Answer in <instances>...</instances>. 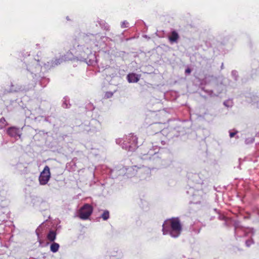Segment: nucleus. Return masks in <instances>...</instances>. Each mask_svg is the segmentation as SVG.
Returning a JSON list of instances; mask_svg holds the SVG:
<instances>
[{
	"instance_id": "13",
	"label": "nucleus",
	"mask_w": 259,
	"mask_h": 259,
	"mask_svg": "<svg viewBox=\"0 0 259 259\" xmlns=\"http://www.w3.org/2000/svg\"><path fill=\"white\" fill-rule=\"evenodd\" d=\"M128 23L126 21H124L121 23V27L122 28H127L128 27Z\"/></svg>"
},
{
	"instance_id": "8",
	"label": "nucleus",
	"mask_w": 259,
	"mask_h": 259,
	"mask_svg": "<svg viewBox=\"0 0 259 259\" xmlns=\"http://www.w3.org/2000/svg\"><path fill=\"white\" fill-rule=\"evenodd\" d=\"M56 238V233L54 231H50L47 235V239L51 242H54Z\"/></svg>"
},
{
	"instance_id": "2",
	"label": "nucleus",
	"mask_w": 259,
	"mask_h": 259,
	"mask_svg": "<svg viewBox=\"0 0 259 259\" xmlns=\"http://www.w3.org/2000/svg\"><path fill=\"white\" fill-rule=\"evenodd\" d=\"M138 138L133 134H130L126 137V141L123 142V147L128 151H134L138 147Z\"/></svg>"
},
{
	"instance_id": "1",
	"label": "nucleus",
	"mask_w": 259,
	"mask_h": 259,
	"mask_svg": "<svg viewBox=\"0 0 259 259\" xmlns=\"http://www.w3.org/2000/svg\"><path fill=\"white\" fill-rule=\"evenodd\" d=\"M166 230L168 233L172 237H178L182 230L183 226L179 218H172L166 220L163 224V234Z\"/></svg>"
},
{
	"instance_id": "6",
	"label": "nucleus",
	"mask_w": 259,
	"mask_h": 259,
	"mask_svg": "<svg viewBox=\"0 0 259 259\" xmlns=\"http://www.w3.org/2000/svg\"><path fill=\"white\" fill-rule=\"evenodd\" d=\"M127 79L129 82H137L139 79L140 77L135 73H130L127 76Z\"/></svg>"
},
{
	"instance_id": "15",
	"label": "nucleus",
	"mask_w": 259,
	"mask_h": 259,
	"mask_svg": "<svg viewBox=\"0 0 259 259\" xmlns=\"http://www.w3.org/2000/svg\"><path fill=\"white\" fill-rule=\"evenodd\" d=\"M237 133V131H235L234 132H230V138H233Z\"/></svg>"
},
{
	"instance_id": "16",
	"label": "nucleus",
	"mask_w": 259,
	"mask_h": 259,
	"mask_svg": "<svg viewBox=\"0 0 259 259\" xmlns=\"http://www.w3.org/2000/svg\"><path fill=\"white\" fill-rule=\"evenodd\" d=\"M191 70L190 68H187L185 70V73H190L191 72Z\"/></svg>"
},
{
	"instance_id": "11",
	"label": "nucleus",
	"mask_w": 259,
	"mask_h": 259,
	"mask_svg": "<svg viewBox=\"0 0 259 259\" xmlns=\"http://www.w3.org/2000/svg\"><path fill=\"white\" fill-rule=\"evenodd\" d=\"M109 218V212L108 210H105L104 211L103 214H102V218L106 221L108 220Z\"/></svg>"
},
{
	"instance_id": "4",
	"label": "nucleus",
	"mask_w": 259,
	"mask_h": 259,
	"mask_svg": "<svg viewBox=\"0 0 259 259\" xmlns=\"http://www.w3.org/2000/svg\"><path fill=\"white\" fill-rule=\"evenodd\" d=\"M51 178L50 168L48 165L45 166L39 177V182L41 185L48 183Z\"/></svg>"
},
{
	"instance_id": "9",
	"label": "nucleus",
	"mask_w": 259,
	"mask_h": 259,
	"mask_svg": "<svg viewBox=\"0 0 259 259\" xmlns=\"http://www.w3.org/2000/svg\"><path fill=\"white\" fill-rule=\"evenodd\" d=\"M59 244L56 242H53L50 246V250L53 252H56L59 248Z\"/></svg>"
},
{
	"instance_id": "5",
	"label": "nucleus",
	"mask_w": 259,
	"mask_h": 259,
	"mask_svg": "<svg viewBox=\"0 0 259 259\" xmlns=\"http://www.w3.org/2000/svg\"><path fill=\"white\" fill-rule=\"evenodd\" d=\"M7 134L11 137H16L19 136L21 137V134H20V130L18 128L12 126L8 128L7 131Z\"/></svg>"
},
{
	"instance_id": "17",
	"label": "nucleus",
	"mask_w": 259,
	"mask_h": 259,
	"mask_svg": "<svg viewBox=\"0 0 259 259\" xmlns=\"http://www.w3.org/2000/svg\"><path fill=\"white\" fill-rule=\"evenodd\" d=\"M224 104L225 105L227 106L226 102H225Z\"/></svg>"
},
{
	"instance_id": "3",
	"label": "nucleus",
	"mask_w": 259,
	"mask_h": 259,
	"mask_svg": "<svg viewBox=\"0 0 259 259\" xmlns=\"http://www.w3.org/2000/svg\"><path fill=\"white\" fill-rule=\"evenodd\" d=\"M93 207L89 204H85L82 206L79 211V217L82 220H87L93 212Z\"/></svg>"
},
{
	"instance_id": "14",
	"label": "nucleus",
	"mask_w": 259,
	"mask_h": 259,
	"mask_svg": "<svg viewBox=\"0 0 259 259\" xmlns=\"http://www.w3.org/2000/svg\"><path fill=\"white\" fill-rule=\"evenodd\" d=\"M245 243H246V245L247 247H249L251 244H252L253 243V241L252 240L249 239V240H247L246 241Z\"/></svg>"
},
{
	"instance_id": "7",
	"label": "nucleus",
	"mask_w": 259,
	"mask_h": 259,
	"mask_svg": "<svg viewBox=\"0 0 259 259\" xmlns=\"http://www.w3.org/2000/svg\"><path fill=\"white\" fill-rule=\"evenodd\" d=\"M179 38V35L177 32L174 31L171 32L170 36H169V40L170 42L172 43L177 42Z\"/></svg>"
},
{
	"instance_id": "12",
	"label": "nucleus",
	"mask_w": 259,
	"mask_h": 259,
	"mask_svg": "<svg viewBox=\"0 0 259 259\" xmlns=\"http://www.w3.org/2000/svg\"><path fill=\"white\" fill-rule=\"evenodd\" d=\"M113 95V93L112 92H106V93L105 94V98H107V99L110 98L112 97Z\"/></svg>"
},
{
	"instance_id": "10",
	"label": "nucleus",
	"mask_w": 259,
	"mask_h": 259,
	"mask_svg": "<svg viewBox=\"0 0 259 259\" xmlns=\"http://www.w3.org/2000/svg\"><path fill=\"white\" fill-rule=\"evenodd\" d=\"M8 123L4 117L0 119V129H3L7 125Z\"/></svg>"
}]
</instances>
